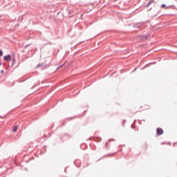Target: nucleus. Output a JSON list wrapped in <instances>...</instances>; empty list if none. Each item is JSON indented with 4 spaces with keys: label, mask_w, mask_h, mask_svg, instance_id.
<instances>
[{
    "label": "nucleus",
    "mask_w": 177,
    "mask_h": 177,
    "mask_svg": "<svg viewBox=\"0 0 177 177\" xmlns=\"http://www.w3.org/2000/svg\"><path fill=\"white\" fill-rule=\"evenodd\" d=\"M3 60H5L6 62H10V60H12V55H8L4 56Z\"/></svg>",
    "instance_id": "f257e3e1"
},
{
    "label": "nucleus",
    "mask_w": 177,
    "mask_h": 177,
    "mask_svg": "<svg viewBox=\"0 0 177 177\" xmlns=\"http://www.w3.org/2000/svg\"><path fill=\"white\" fill-rule=\"evenodd\" d=\"M3 73H5V72L3 71V70H1V74H3Z\"/></svg>",
    "instance_id": "0eeeda50"
},
{
    "label": "nucleus",
    "mask_w": 177,
    "mask_h": 177,
    "mask_svg": "<svg viewBox=\"0 0 177 177\" xmlns=\"http://www.w3.org/2000/svg\"><path fill=\"white\" fill-rule=\"evenodd\" d=\"M156 132L158 135H162L164 133V130L161 128H158Z\"/></svg>",
    "instance_id": "f03ea898"
},
{
    "label": "nucleus",
    "mask_w": 177,
    "mask_h": 177,
    "mask_svg": "<svg viewBox=\"0 0 177 177\" xmlns=\"http://www.w3.org/2000/svg\"><path fill=\"white\" fill-rule=\"evenodd\" d=\"M161 7H162V8H167V5H165V4H162Z\"/></svg>",
    "instance_id": "39448f33"
},
{
    "label": "nucleus",
    "mask_w": 177,
    "mask_h": 177,
    "mask_svg": "<svg viewBox=\"0 0 177 177\" xmlns=\"http://www.w3.org/2000/svg\"><path fill=\"white\" fill-rule=\"evenodd\" d=\"M1 64H2L0 62V66H1Z\"/></svg>",
    "instance_id": "6e6552de"
},
{
    "label": "nucleus",
    "mask_w": 177,
    "mask_h": 177,
    "mask_svg": "<svg viewBox=\"0 0 177 177\" xmlns=\"http://www.w3.org/2000/svg\"><path fill=\"white\" fill-rule=\"evenodd\" d=\"M2 55H3V53L0 50V56H2Z\"/></svg>",
    "instance_id": "423d86ee"
},
{
    "label": "nucleus",
    "mask_w": 177,
    "mask_h": 177,
    "mask_svg": "<svg viewBox=\"0 0 177 177\" xmlns=\"http://www.w3.org/2000/svg\"><path fill=\"white\" fill-rule=\"evenodd\" d=\"M19 127H17V126H13L12 127V131H13V132H17V129H18Z\"/></svg>",
    "instance_id": "7ed1b4c3"
},
{
    "label": "nucleus",
    "mask_w": 177,
    "mask_h": 177,
    "mask_svg": "<svg viewBox=\"0 0 177 177\" xmlns=\"http://www.w3.org/2000/svg\"><path fill=\"white\" fill-rule=\"evenodd\" d=\"M13 62H15V59H13Z\"/></svg>",
    "instance_id": "1a4fd4ad"
},
{
    "label": "nucleus",
    "mask_w": 177,
    "mask_h": 177,
    "mask_svg": "<svg viewBox=\"0 0 177 177\" xmlns=\"http://www.w3.org/2000/svg\"><path fill=\"white\" fill-rule=\"evenodd\" d=\"M154 3V0H150L147 4V6H150V5H151V3Z\"/></svg>",
    "instance_id": "20e7f679"
}]
</instances>
